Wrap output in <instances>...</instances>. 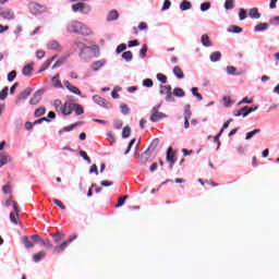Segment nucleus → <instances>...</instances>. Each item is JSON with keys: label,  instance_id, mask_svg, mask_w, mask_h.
<instances>
[{"label": "nucleus", "instance_id": "f03ea898", "mask_svg": "<svg viewBox=\"0 0 279 279\" xmlns=\"http://www.w3.org/2000/svg\"><path fill=\"white\" fill-rule=\"evenodd\" d=\"M68 32L69 34H77L80 36H90V34H93V31H90L88 26L77 21L72 22L68 25Z\"/></svg>", "mask_w": 279, "mask_h": 279}, {"label": "nucleus", "instance_id": "dca6fc26", "mask_svg": "<svg viewBox=\"0 0 279 279\" xmlns=\"http://www.w3.org/2000/svg\"><path fill=\"white\" fill-rule=\"evenodd\" d=\"M191 8H193V3L189 0H183L180 3V10H182V12H186V10H191Z\"/></svg>", "mask_w": 279, "mask_h": 279}, {"label": "nucleus", "instance_id": "69168bd1", "mask_svg": "<svg viewBox=\"0 0 279 279\" xmlns=\"http://www.w3.org/2000/svg\"><path fill=\"white\" fill-rule=\"evenodd\" d=\"M138 29H141V32H145V29H148L147 23L141 22L138 24Z\"/></svg>", "mask_w": 279, "mask_h": 279}, {"label": "nucleus", "instance_id": "f704fd0d", "mask_svg": "<svg viewBox=\"0 0 279 279\" xmlns=\"http://www.w3.org/2000/svg\"><path fill=\"white\" fill-rule=\"evenodd\" d=\"M68 90H69L70 93H73V95H82V90H80L78 87H75V86H73V85L69 86V87H68Z\"/></svg>", "mask_w": 279, "mask_h": 279}, {"label": "nucleus", "instance_id": "338daca9", "mask_svg": "<svg viewBox=\"0 0 279 279\" xmlns=\"http://www.w3.org/2000/svg\"><path fill=\"white\" fill-rule=\"evenodd\" d=\"M31 10H43V5L38 4V3H33L31 4Z\"/></svg>", "mask_w": 279, "mask_h": 279}, {"label": "nucleus", "instance_id": "1a4fd4ad", "mask_svg": "<svg viewBox=\"0 0 279 279\" xmlns=\"http://www.w3.org/2000/svg\"><path fill=\"white\" fill-rule=\"evenodd\" d=\"M59 112H61V114H63L64 117H69V114L73 112V104L64 102V105L60 107Z\"/></svg>", "mask_w": 279, "mask_h": 279}, {"label": "nucleus", "instance_id": "39448f33", "mask_svg": "<svg viewBox=\"0 0 279 279\" xmlns=\"http://www.w3.org/2000/svg\"><path fill=\"white\" fill-rule=\"evenodd\" d=\"M159 94L166 96V101H173V93L171 92V85H161Z\"/></svg>", "mask_w": 279, "mask_h": 279}, {"label": "nucleus", "instance_id": "ea45409f", "mask_svg": "<svg viewBox=\"0 0 279 279\" xmlns=\"http://www.w3.org/2000/svg\"><path fill=\"white\" fill-rule=\"evenodd\" d=\"M104 66V61H96L93 63L92 69L93 71H99Z\"/></svg>", "mask_w": 279, "mask_h": 279}, {"label": "nucleus", "instance_id": "9b49d317", "mask_svg": "<svg viewBox=\"0 0 279 279\" xmlns=\"http://www.w3.org/2000/svg\"><path fill=\"white\" fill-rule=\"evenodd\" d=\"M8 162H12V158H10V155L8 153H0V169L1 167H5Z\"/></svg>", "mask_w": 279, "mask_h": 279}, {"label": "nucleus", "instance_id": "3c124183", "mask_svg": "<svg viewBox=\"0 0 279 279\" xmlns=\"http://www.w3.org/2000/svg\"><path fill=\"white\" fill-rule=\"evenodd\" d=\"M169 8H171V0H165L163 5L161 8V12L169 10Z\"/></svg>", "mask_w": 279, "mask_h": 279}, {"label": "nucleus", "instance_id": "4be33fe9", "mask_svg": "<svg viewBox=\"0 0 279 279\" xmlns=\"http://www.w3.org/2000/svg\"><path fill=\"white\" fill-rule=\"evenodd\" d=\"M269 29V24L267 23H258L255 27H254V32H265Z\"/></svg>", "mask_w": 279, "mask_h": 279}, {"label": "nucleus", "instance_id": "bb28decb", "mask_svg": "<svg viewBox=\"0 0 279 279\" xmlns=\"http://www.w3.org/2000/svg\"><path fill=\"white\" fill-rule=\"evenodd\" d=\"M22 242H23L24 246L26 247V250L34 247V242H32L28 236H23Z\"/></svg>", "mask_w": 279, "mask_h": 279}, {"label": "nucleus", "instance_id": "b1692460", "mask_svg": "<svg viewBox=\"0 0 279 279\" xmlns=\"http://www.w3.org/2000/svg\"><path fill=\"white\" fill-rule=\"evenodd\" d=\"M72 110H74V112H75V114H77V117H80V114H84V108L82 107V105L72 104Z\"/></svg>", "mask_w": 279, "mask_h": 279}, {"label": "nucleus", "instance_id": "58836bf2", "mask_svg": "<svg viewBox=\"0 0 279 279\" xmlns=\"http://www.w3.org/2000/svg\"><path fill=\"white\" fill-rule=\"evenodd\" d=\"M227 73L228 75H240L239 73H236V69L233 65L227 66Z\"/></svg>", "mask_w": 279, "mask_h": 279}, {"label": "nucleus", "instance_id": "72a5a7b5", "mask_svg": "<svg viewBox=\"0 0 279 279\" xmlns=\"http://www.w3.org/2000/svg\"><path fill=\"white\" fill-rule=\"evenodd\" d=\"M149 156H151V153L149 150H146L144 154H142L141 160L143 165H146V162H148Z\"/></svg>", "mask_w": 279, "mask_h": 279}, {"label": "nucleus", "instance_id": "7ed1b4c3", "mask_svg": "<svg viewBox=\"0 0 279 279\" xmlns=\"http://www.w3.org/2000/svg\"><path fill=\"white\" fill-rule=\"evenodd\" d=\"M72 11L81 12V14H90V12L93 11V7L84 2H78V3L72 4Z\"/></svg>", "mask_w": 279, "mask_h": 279}, {"label": "nucleus", "instance_id": "f3484780", "mask_svg": "<svg viewBox=\"0 0 279 279\" xmlns=\"http://www.w3.org/2000/svg\"><path fill=\"white\" fill-rule=\"evenodd\" d=\"M95 104H97L98 106H101L102 108H108V106L106 105V100L104 98H101V96L99 95H95L93 97Z\"/></svg>", "mask_w": 279, "mask_h": 279}, {"label": "nucleus", "instance_id": "8fccbe9b", "mask_svg": "<svg viewBox=\"0 0 279 279\" xmlns=\"http://www.w3.org/2000/svg\"><path fill=\"white\" fill-rule=\"evenodd\" d=\"M134 143H136V138L131 140V142L129 143V146H128L126 150L124 151V156H128V154H130L132 147H134Z\"/></svg>", "mask_w": 279, "mask_h": 279}, {"label": "nucleus", "instance_id": "e433bc0d", "mask_svg": "<svg viewBox=\"0 0 279 279\" xmlns=\"http://www.w3.org/2000/svg\"><path fill=\"white\" fill-rule=\"evenodd\" d=\"M10 219L11 222L14 223V226H19V214L11 213Z\"/></svg>", "mask_w": 279, "mask_h": 279}, {"label": "nucleus", "instance_id": "6e6d98bb", "mask_svg": "<svg viewBox=\"0 0 279 279\" xmlns=\"http://www.w3.org/2000/svg\"><path fill=\"white\" fill-rule=\"evenodd\" d=\"M202 43H203L204 47H210V38L208 36H203Z\"/></svg>", "mask_w": 279, "mask_h": 279}, {"label": "nucleus", "instance_id": "473e14b6", "mask_svg": "<svg viewBox=\"0 0 279 279\" xmlns=\"http://www.w3.org/2000/svg\"><path fill=\"white\" fill-rule=\"evenodd\" d=\"M172 95H174V97H184L185 93H184V89H182L180 87H175L173 89Z\"/></svg>", "mask_w": 279, "mask_h": 279}, {"label": "nucleus", "instance_id": "9d476101", "mask_svg": "<svg viewBox=\"0 0 279 279\" xmlns=\"http://www.w3.org/2000/svg\"><path fill=\"white\" fill-rule=\"evenodd\" d=\"M50 236L53 240V243H60V241H64L66 234H64V231L58 230L54 233H50Z\"/></svg>", "mask_w": 279, "mask_h": 279}, {"label": "nucleus", "instance_id": "0eeeda50", "mask_svg": "<svg viewBox=\"0 0 279 279\" xmlns=\"http://www.w3.org/2000/svg\"><path fill=\"white\" fill-rule=\"evenodd\" d=\"M43 95H45V90L43 89H38L37 92H35L29 100L31 106H38V104H40V99H43Z\"/></svg>", "mask_w": 279, "mask_h": 279}, {"label": "nucleus", "instance_id": "2eb2a0df", "mask_svg": "<svg viewBox=\"0 0 279 279\" xmlns=\"http://www.w3.org/2000/svg\"><path fill=\"white\" fill-rule=\"evenodd\" d=\"M119 19V11L118 10H111L107 15V21L110 23L112 21H117Z\"/></svg>", "mask_w": 279, "mask_h": 279}, {"label": "nucleus", "instance_id": "7c9ffc66", "mask_svg": "<svg viewBox=\"0 0 279 279\" xmlns=\"http://www.w3.org/2000/svg\"><path fill=\"white\" fill-rule=\"evenodd\" d=\"M132 134V129L130 126H124L122 131V138H130Z\"/></svg>", "mask_w": 279, "mask_h": 279}, {"label": "nucleus", "instance_id": "cd10ccee", "mask_svg": "<svg viewBox=\"0 0 279 279\" xmlns=\"http://www.w3.org/2000/svg\"><path fill=\"white\" fill-rule=\"evenodd\" d=\"M210 61L211 62H219L221 60V52L220 51H215L210 54Z\"/></svg>", "mask_w": 279, "mask_h": 279}, {"label": "nucleus", "instance_id": "49530a36", "mask_svg": "<svg viewBox=\"0 0 279 279\" xmlns=\"http://www.w3.org/2000/svg\"><path fill=\"white\" fill-rule=\"evenodd\" d=\"M143 86H145L146 88H151V86H154V81H151V78H145L143 81Z\"/></svg>", "mask_w": 279, "mask_h": 279}, {"label": "nucleus", "instance_id": "c9c22d12", "mask_svg": "<svg viewBox=\"0 0 279 279\" xmlns=\"http://www.w3.org/2000/svg\"><path fill=\"white\" fill-rule=\"evenodd\" d=\"M225 9L226 10H234V0H226Z\"/></svg>", "mask_w": 279, "mask_h": 279}, {"label": "nucleus", "instance_id": "f8f14e48", "mask_svg": "<svg viewBox=\"0 0 279 279\" xmlns=\"http://www.w3.org/2000/svg\"><path fill=\"white\" fill-rule=\"evenodd\" d=\"M47 47L52 51H62V46L56 40L48 43Z\"/></svg>", "mask_w": 279, "mask_h": 279}, {"label": "nucleus", "instance_id": "bf43d9fd", "mask_svg": "<svg viewBox=\"0 0 279 279\" xmlns=\"http://www.w3.org/2000/svg\"><path fill=\"white\" fill-rule=\"evenodd\" d=\"M31 239L34 241V243H43V238H40L38 234L32 235Z\"/></svg>", "mask_w": 279, "mask_h": 279}, {"label": "nucleus", "instance_id": "4d7b16f0", "mask_svg": "<svg viewBox=\"0 0 279 279\" xmlns=\"http://www.w3.org/2000/svg\"><path fill=\"white\" fill-rule=\"evenodd\" d=\"M14 80H16V71L13 70L8 74V81L14 82Z\"/></svg>", "mask_w": 279, "mask_h": 279}, {"label": "nucleus", "instance_id": "680f3d73", "mask_svg": "<svg viewBox=\"0 0 279 279\" xmlns=\"http://www.w3.org/2000/svg\"><path fill=\"white\" fill-rule=\"evenodd\" d=\"M8 97V87H4L1 92H0V99L3 101V99H5Z\"/></svg>", "mask_w": 279, "mask_h": 279}, {"label": "nucleus", "instance_id": "f257e3e1", "mask_svg": "<svg viewBox=\"0 0 279 279\" xmlns=\"http://www.w3.org/2000/svg\"><path fill=\"white\" fill-rule=\"evenodd\" d=\"M76 240H77V235L73 234V235H70L61 244L53 246V244L51 243V240L45 239L41 241V245L46 247V250H52V254H62V252H64V250H66V247H69V245H71V243H73V241H76Z\"/></svg>", "mask_w": 279, "mask_h": 279}, {"label": "nucleus", "instance_id": "c756f323", "mask_svg": "<svg viewBox=\"0 0 279 279\" xmlns=\"http://www.w3.org/2000/svg\"><path fill=\"white\" fill-rule=\"evenodd\" d=\"M184 119H191L193 117V112H191V105H186L184 107Z\"/></svg>", "mask_w": 279, "mask_h": 279}, {"label": "nucleus", "instance_id": "6e6552de", "mask_svg": "<svg viewBox=\"0 0 279 279\" xmlns=\"http://www.w3.org/2000/svg\"><path fill=\"white\" fill-rule=\"evenodd\" d=\"M166 160L167 162H169L170 169H173V165H175V153H173V148L171 147L168 148Z\"/></svg>", "mask_w": 279, "mask_h": 279}, {"label": "nucleus", "instance_id": "5701e85b", "mask_svg": "<svg viewBox=\"0 0 279 279\" xmlns=\"http://www.w3.org/2000/svg\"><path fill=\"white\" fill-rule=\"evenodd\" d=\"M227 32L231 33V34H241V32H243V28H241V26H236V25H230L227 28Z\"/></svg>", "mask_w": 279, "mask_h": 279}, {"label": "nucleus", "instance_id": "6ab92c4d", "mask_svg": "<svg viewBox=\"0 0 279 279\" xmlns=\"http://www.w3.org/2000/svg\"><path fill=\"white\" fill-rule=\"evenodd\" d=\"M45 256H47V253L45 251H40V252L36 253L35 255H33V260H34V263H40V260H43V258H45Z\"/></svg>", "mask_w": 279, "mask_h": 279}, {"label": "nucleus", "instance_id": "864d4df0", "mask_svg": "<svg viewBox=\"0 0 279 279\" xmlns=\"http://www.w3.org/2000/svg\"><path fill=\"white\" fill-rule=\"evenodd\" d=\"M45 112H46L45 107H39L38 109L35 110V117H43Z\"/></svg>", "mask_w": 279, "mask_h": 279}, {"label": "nucleus", "instance_id": "37998d69", "mask_svg": "<svg viewBox=\"0 0 279 279\" xmlns=\"http://www.w3.org/2000/svg\"><path fill=\"white\" fill-rule=\"evenodd\" d=\"M210 8H211L210 2H203V3L201 4V11H202V12H208V10H210Z\"/></svg>", "mask_w": 279, "mask_h": 279}, {"label": "nucleus", "instance_id": "774afa93", "mask_svg": "<svg viewBox=\"0 0 279 279\" xmlns=\"http://www.w3.org/2000/svg\"><path fill=\"white\" fill-rule=\"evenodd\" d=\"M270 23H271L272 25H279V16L272 17V19L270 20Z\"/></svg>", "mask_w": 279, "mask_h": 279}, {"label": "nucleus", "instance_id": "423d86ee", "mask_svg": "<svg viewBox=\"0 0 279 279\" xmlns=\"http://www.w3.org/2000/svg\"><path fill=\"white\" fill-rule=\"evenodd\" d=\"M159 108L160 106L154 107L151 110L150 121H153V123H156L160 121V119H165L167 117L163 112L158 111Z\"/></svg>", "mask_w": 279, "mask_h": 279}, {"label": "nucleus", "instance_id": "c03bdc74", "mask_svg": "<svg viewBox=\"0 0 279 279\" xmlns=\"http://www.w3.org/2000/svg\"><path fill=\"white\" fill-rule=\"evenodd\" d=\"M125 199H128V195L119 197L116 208H121V206H123V204H125Z\"/></svg>", "mask_w": 279, "mask_h": 279}, {"label": "nucleus", "instance_id": "20e7f679", "mask_svg": "<svg viewBox=\"0 0 279 279\" xmlns=\"http://www.w3.org/2000/svg\"><path fill=\"white\" fill-rule=\"evenodd\" d=\"M256 110H258V107L245 106L239 110H234L233 117H247V114H251V112H256Z\"/></svg>", "mask_w": 279, "mask_h": 279}, {"label": "nucleus", "instance_id": "aec40b11", "mask_svg": "<svg viewBox=\"0 0 279 279\" xmlns=\"http://www.w3.org/2000/svg\"><path fill=\"white\" fill-rule=\"evenodd\" d=\"M173 74L175 75V77H178V80H184V72L180 66L175 65L173 68Z\"/></svg>", "mask_w": 279, "mask_h": 279}, {"label": "nucleus", "instance_id": "393cba45", "mask_svg": "<svg viewBox=\"0 0 279 279\" xmlns=\"http://www.w3.org/2000/svg\"><path fill=\"white\" fill-rule=\"evenodd\" d=\"M248 16L251 19H260V13L258 12V8H252L250 11H248Z\"/></svg>", "mask_w": 279, "mask_h": 279}, {"label": "nucleus", "instance_id": "603ef678", "mask_svg": "<svg viewBox=\"0 0 279 279\" xmlns=\"http://www.w3.org/2000/svg\"><path fill=\"white\" fill-rule=\"evenodd\" d=\"M52 202H53V204H56V206H59V208H61V210H66V206H64V204L62 203V201H60V199H53Z\"/></svg>", "mask_w": 279, "mask_h": 279}, {"label": "nucleus", "instance_id": "a211bd4d", "mask_svg": "<svg viewBox=\"0 0 279 279\" xmlns=\"http://www.w3.org/2000/svg\"><path fill=\"white\" fill-rule=\"evenodd\" d=\"M34 71V65L33 64H26L23 70L22 73L23 75H25L26 77H29V75H32Z\"/></svg>", "mask_w": 279, "mask_h": 279}, {"label": "nucleus", "instance_id": "e2e57ef3", "mask_svg": "<svg viewBox=\"0 0 279 279\" xmlns=\"http://www.w3.org/2000/svg\"><path fill=\"white\" fill-rule=\"evenodd\" d=\"M141 58H145L147 56V45H144L140 50Z\"/></svg>", "mask_w": 279, "mask_h": 279}, {"label": "nucleus", "instance_id": "a19ab883", "mask_svg": "<svg viewBox=\"0 0 279 279\" xmlns=\"http://www.w3.org/2000/svg\"><path fill=\"white\" fill-rule=\"evenodd\" d=\"M222 101L226 108H230V106H232V99L230 96H223Z\"/></svg>", "mask_w": 279, "mask_h": 279}, {"label": "nucleus", "instance_id": "5fc2aeb1", "mask_svg": "<svg viewBox=\"0 0 279 279\" xmlns=\"http://www.w3.org/2000/svg\"><path fill=\"white\" fill-rule=\"evenodd\" d=\"M157 80L161 82V84H167V75L162 73L157 74Z\"/></svg>", "mask_w": 279, "mask_h": 279}, {"label": "nucleus", "instance_id": "a878e982", "mask_svg": "<svg viewBox=\"0 0 279 279\" xmlns=\"http://www.w3.org/2000/svg\"><path fill=\"white\" fill-rule=\"evenodd\" d=\"M158 145H160V140H158V138L153 140V142L148 146L147 151H149L151 154V151L156 150V147H158Z\"/></svg>", "mask_w": 279, "mask_h": 279}, {"label": "nucleus", "instance_id": "052dcab7", "mask_svg": "<svg viewBox=\"0 0 279 279\" xmlns=\"http://www.w3.org/2000/svg\"><path fill=\"white\" fill-rule=\"evenodd\" d=\"M53 106H54V108H56L57 111H60V108H62V100L56 99V100L53 101Z\"/></svg>", "mask_w": 279, "mask_h": 279}, {"label": "nucleus", "instance_id": "0e129e2a", "mask_svg": "<svg viewBox=\"0 0 279 279\" xmlns=\"http://www.w3.org/2000/svg\"><path fill=\"white\" fill-rule=\"evenodd\" d=\"M75 46L77 47V49H80L81 51H84V49H86V44L82 43V41H75Z\"/></svg>", "mask_w": 279, "mask_h": 279}, {"label": "nucleus", "instance_id": "4c0bfd02", "mask_svg": "<svg viewBox=\"0 0 279 279\" xmlns=\"http://www.w3.org/2000/svg\"><path fill=\"white\" fill-rule=\"evenodd\" d=\"M239 19L240 21H245V19H247V11L245 9L239 10Z\"/></svg>", "mask_w": 279, "mask_h": 279}, {"label": "nucleus", "instance_id": "ddd939ff", "mask_svg": "<svg viewBox=\"0 0 279 279\" xmlns=\"http://www.w3.org/2000/svg\"><path fill=\"white\" fill-rule=\"evenodd\" d=\"M0 16L7 19L8 21H14V12L12 10L0 11Z\"/></svg>", "mask_w": 279, "mask_h": 279}, {"label": "nucleus", "instance_id": "c85d7f7f", "mask_svg": "<svg viewBox=\"0 0 279 279\" xmlns=\"http://www.w3.org/2000/svg\"><path fill=\"white\" fill-rule=\"evenodd\" d=\"M256 134H260V129H255V130L246 133L245 141H250V138H254V136H256Z\"/></svg>", "mask_w": 279, "mask_h": 279}, {"label": "nucleus", "instance_id": "de8ad7c7", "mask_svg": "<svg viewBox=\"0 0 279 279\" xmlns=\"http://www.w3.org/2000/svg\"><path fill=\"white\" fill-rule=\"evenodd\" d=\"M80 157L83 158V159H85L86 162H88V165H90L92 160H90V157H88V154H86V151L81 150V151H80Z\"/></svg>", "mask_w": 279, "mask_h": 279}, {"label": "nucleus", "instance_id": "4468645a", "mask_svg": "<svg viewBox=\"0 0 279 279\" xmlns=\"http://www.w3.org/2000/svg\"><path fill=\"white\" fill-rule=\"evenodd\" d=\"M52 86L54 88H64V85H62V81H60V74H56L52 77Z\"/></svg>", "mask_w": 279, "mask_h": 279}, {"label": "nucleus", "instance_id": "79ce46f5", "mask_svg": "<svg viewBox=\"0 0 279 279\" xmlns=\"http://www.w3.org/2000/svg\"><path fill=\"white\" fill-rule=\"evenodd\" d=\"M123 60H126V62H130L133 58L132 51H125L122 53Z\"/></svg>", "mask_w": 279, "mask_h": 279}, {"label": "nucleus", "instance_id": "09e8293b", "mask_svg": "<svg viewBox=\"0 0 279 279\" xmlns=\"http://www.w3.org/2000/svg\"><path fill=\"white\" fill-rule=\"evenodd\" d=\"M128 49V45L125 44H120L117 49H116V52L117 53H123V51H125Z\"/></svg>", "mask_w": 279, "mask_h": 279}, {"label": "nucleus", "instance_id": "2f4dec72", "mask_svg": "<svg viewBox=\"0 0 279 279\" xmlns=\"http://www.w3.org/2000/svg\"><path fill=\"white\" fill-rule=\"evenodd\" d=\"M192 95H194V97H196L198 101H202V99H204L202 94H199V89L197 87H192Z\"/></svg>", "mask_w": 279, "mask_h": 279}, {"label": "nucleus", "instance_id": "13d9d810", "mask_svg": "<svg viewBox=\"0 0 279 279\" xmlns=\"http://www.w3.org/2000/svg\"><path fill=\"white\" fill-rule=\"evenodd\" d=\"M120 110H121L122 114H129L130 113V107H128V105H121Z\"/></svg>", "mask_w": 279, "mask_h": 279}, {"label": "nucleus", "instance_id": "412c9836", "mask_svg": "<svg viewBox=\"0 0 279 279\" xmlns=\"http://www.w3.org/2000/svg\"><path fill=\"white\" fill-rule=\"evenodd\" d=\"M32 87H27L17 96V99H27L32 95Z\"/></svg>", "mask_w": 279, "mask_h": 279}, {"label": "nucleus", "instance_id": "a18cd8bd", "mask_svg": "<svg viewBox=\"0 0 279 279\" xmlns=\"http://www.w3.org/2000/svg\"><path fill=\"white\" fill-rule=\"evenodd\" d=\"M77 125H82V122H76V123L71 124L69 126H65L63 130H64V132H71L72 130H75V128H77Z\"/></svg>", "mask_w": 279, "mask_h": 279}]
</instances>
